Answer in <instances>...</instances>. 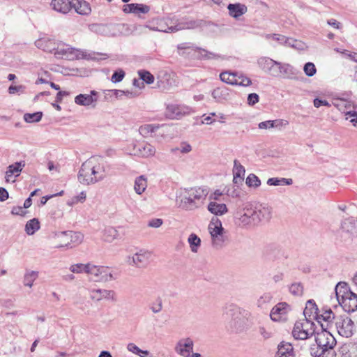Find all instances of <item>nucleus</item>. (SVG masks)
Segmentation results:
<instances>
[{"mask_svg":"<svg viewBox=\"0 0 357 357\" xmlns=\"http://www.w3.org/2000/svg\"><path fill=\"white\" fill-rule=\"evenodd\" d=\"M224 315L228 321L227 327L232 332H243L250 328L252 324L251 313L234 304L225 306Z\"/></svg>","mask_w":357,"mask_h":357,"instance_id":"obj_1","label":"nucleus"},{"mask_svg":"<svg viewBox=\"0 0 357 357\" xmlns=\"http://www.w3.org/2000/svg\"><path fill=\"white\" fill-rule=\"evenodd\" d=\"M103 157L93 156L82 163L78 174L79 181L84 185L94 183L105 176Z\"/></svg>","mask_w":357,"mask_h":357,"instance_id":"obj_2","label":"nucleus"},{"mask_svg":"<svg viewBox=\"0 0 357 357\" xmlns=\"http://www.w3.org/2000/svg\"><path fill=\"white\" fill-rule=\"evenodd\" d=\"M317 347H310V354L313 357H335L334 347L336 340L333 335L326 330L315 335Z\"/></svg>","mask_w":357,"mask_h":357,"instance_id":"obj_3","label":"nucleus"},{"mask_svg":"<svg viewBox=\"0 0 357 357\" xmlns=\"http://www.w3.org/2000/svg\"><path fill=\"white\" fill-rule=\"evenodd\" d=\"M195 26V22L178 23L177 20L171 17L154 18L149 24L146 25V27L150 30L166 33L176 32L185 29H192Z\"/></svg>","mask_w":357,"mask_h":357,"instance_id":"obj_4","label":"nucleus"},{"mask_svg":"<svg viewBox=\"0 0 357 357\" xmlns=\"http://www.w3.org/2000/svg\"><path fill=\"white\" fill-rule=\"evenodd\" d=\"M54 55L56 59L74 60L86 59L91 60H98L101 55L97 52H88L81 50L75 49L63 43H57Z\"/></svg>","mask_w":357,"mask_h":357,"instance_id":"obj_5","label":"nucleus"},{"mask_svg":"<svg viewBox=\"0 0 357 357\" xmlns=\"http://www.w3.org/2000/svg\"><path fill=\"white\" fill-rule=\"evenodd\" d=\"M335 294L339 304L347 312L357 310V294L351 291L346 283L339 282L335 287Z\"/></svg>","mask_w":357,"mask_h":357,"instance_id":"obj_6","label":"nucleus"},{"mask_svg":"<svg viewBox=\"0 0 357 357\" xmlns=\"http://www.w3.org/2000/svg\"><path fill=\"white\" fill-rule=\"evenodd\" d=\"M206 195L207 192L200 188L184 189L179 192L178 197L180 200L179 206L186 210L193 209L197 207V202L204 199Z\"/></svg>","mask_w":357,"mask_h":357,"instance_id":"obj_7","label":"nucleus"},{"mask_svg":"<svg viewBox=\"0 0 357 357\" xmlns=\"http://www.w3.org/2000/svg\"><path fill=\"white\" fill-rule=\"evenodd\" d=\"M315 324L312 320L303 319L294 324L292 335L296 340H304L315 333Z\"/></svg>","mask_w":357,"mask_h":357,"instance_id":"obj_8","label":"nucleus"},{"mask_svg":"<svg viewBox=\"0 0 357 357\" xmlns=\"http://www.w3.org/2000/svg\"><path fill=\"white\" fill-rule=\"evenodd\" d=\"M208 230L211 236L213 245L215 248H220L225 241L224 229L220 220L218 218H213L209 223Z\"/></svg>","mask_w":357,"mask_h":357,"instance_id":"obj_9","label":"nucleus"},{"mask_svg":"<svg viewBox=\"0 0 357 357\" xmlns=\"http://www.w3.org/2000/svg\"><path fill=\"white\" fill-rule=\"evenodd\" d=\"M86 274L89 275L90 280L94 282H104L108 280V278H112V273L108 266H98L89 263L86 267Z\"/></svg>","mask_w":357,"mask_h":357,"instance_id":"obj_10","label":"nucleus"},{"mask_svg":"<svg viewBox=\"0 0 357 357\" xmlns=\"http://www.w3.org/2000/svg\"><path fill=\"white\" fill-rule=\"evenodd\" d=\"M335 328L338 334L343 337H350L354 334V324L351 318L340 316L336 317Z\"/></svg>","mask_w":357,"mask_h":357,"instance_id":"obj_11","label":"nucleus"},{"mask_svg":"<svg viewBox=\"0 0 357 357\" xmlns=\"http://www.w3.org/2000/svg\"><path fill=\"white\" fill-rule=\"evenodd\" d=\"M190 112L191 109L188 106L170 104L167 106L165 114L167 118L171 119H180L182 116L190 114Z\"/></svg>","mask_w":357,"mask_h":357,"instance_id":"obj_12","label":"nucleus"},{"mask_svg":"<svg viewBox=\"0 0 357 357\" xmlns=\"http://www.w3.org/2000/svg\"><path fill=\"white\" fill-rule=\"evenodd\" d=\"M277 73L276 77L294 79L297 78L299 71L289 63L279 62L277 67Z\"/></svg>","mask_w":357,"mask_h":357,"instance_id":"obj_13","label":"nucleus"},{"mask_svg":"<svg viewBox=\"0 0 357 357\" xmlns=\"http://www.w3.org/2000/svg\"><path fill=\"white\" fill-rule=\"evenodd\" d=\"M238 219L239 225L242 227H251L257 225L254 208L250 206H245L243 209Z\"/></svg>","mask_w":357,"mask_h":357,"instance_id":"obj_14","label":"nucleus"},{"mask_svg":"<svg viewBox=\"0 0 357 357\" xmlns=\"http://www.w3.org/2000/svg\"><path fill=\"white\" fill-rule=\"evenodd\" d=\"M25 166L24 161L16 162L14 164L10 165L7 167L5 175V181L6 183H15V178L20 175L23 167Z\"/></svg>","mask_w":357,"mask_h":357,"instance_id":"obj_15","label":"nucleus"},{"mask_svg":"<svg viewBox=\"0 0 357 357\" xmlns=\"http://www.w3.org/2000/svg\"><path fill=\"white\" fill-rule=\"evenodd\" d=\"M193 345V341L190 337L181 339L176 343L175 351L183 357H190Z\"/></svg>","mask_w":357,"mask_h":357,"instance_id":"obj_16","label":"nucleus"},{"mask_svg":"<svg viewBox=\"0 0 357 357\" xmlns=\"http://www.w3.org/2000/svg\"><path fill=\"white\" fill-rule=\"evenodd\" d=\"M258 65L264 72L272 76H277V67L279 61H276L269 57H261L258 59Z\"/></svg>","mask_w":357,"mask_h":357,"instance_id":"obj_17","label":"nucleus"},{"mask_svg":"<svg viewBox=\"0 0 357 357\" xmlns=\"http://www.w3.org/2000/svg\"><path fill=\"white\" fill-rule=\"evenodd\" d=\"M253 208L257 225L262 221L267 222L272 217V208L267 204H260Z\"/></svg>","mask_w":357,"mask_h":357,"instance_id":"obj_18","label":"nucleus"},{"mask_svg":"<svg viewBox=\"0 0 357 357\" xmlns=\"http://www.w3.org/2000/svg\"><path fill=\"white\" fill-rule=\"evenodd\" d=\"M158 86L163 90H168L175 85V79L171 74L165 70H161L157 76Z\"/></svg>","mask_w":357,"mask_h":357,"instance_id":"obj_19","label":"nucleus"},{"mask_svg":"<svg viewBox=\"0 0 357 357\" xmlns=\"http://www.w3.org/2000/svg\"><path fill=\"white\" fill-rule=\"evenodd\" d=\"M98 98V93L96 91L92 90L90 94L77 95L75 98V102L79 105L89 106L97 102Z\"/></svg>","mask_w":357,"mask_h":357,"instance_id":"obj_20","label":"nucleus"},{"mask_svg":"<svg viewBox=\"0 0 357 357\" xmlns=\"http://www.w3.org/2000/svg\"><path fill=\"white\" fill-rule=\"evenodd\" d=\"M135 154L142 157L147 158L153 156L155 153V149L150 144L142 142L134 146Z\"/></svg>","mask_w":357,"mask_h":357,"instance_id":"obj_21","label":"nucleus"},{"mask_svg":"<svg viewBox=\"0 0 357 357\" xmlns=\"http://www.w3.org/2000/svg\"><path fill=\"white\" fill-rule=\"evenodd\" d=\"M289 305L286 303H280L273 307L270 317L274 321H278L284 319V317L288 312Z\"/></svg>","mask_w":357,"mask_h":357,"instance_id":"obj_22","label":"nucleus"},{"mask_svg":"<svg viewBox=\"0 0 357 357\" xmlns=\"http://www.w3.org/2000/svg\"><path fill=\"white\" fill-rule=\"evenodd\" d=\"M56 43L54 40L47 38H39L35 42L36 46L43 50L45 52L53 53L55 50Z\"/></svg>","mask_w":357,"mask_h":357,"instance_id":"obj_23","label":"nucleus"},{"mask_svg":"<svg viewBox=\"0 0 357 357\" xmlns=\"http://www.w3.org/2000/svg\"><path fill=\"white\" fill-rule=\"evenodd\" d=\"M305 319L312 320L313 319L319 318L318 314V307L314 300H308L303 311Z\"/></svg>","mask_w":357,"mask_h":357,"instance_id":"obj_24","label":"nucleus"},{"mask_svg":"<svg viewBox=\"0 0 357 357\" xmlns=\"http://www.w3.org/2000/svg\"><path fill=\"white\" fill-rule=\"evenodd\" d=\"M51 6L58 12L67 13L72 8V0H52Z\"/></svg>","mask_w":357,"mask_h":357,"instance_id":"obj_25","label":"nucleus"},{"mask_svg":"<svg viewBox=\"0 0 357 357\" xmlns=\"http://www.w3.org/2000/svg\"><path fill=\"white\" fill-rule=\"evenodd\" d=\"M79 15H89L91 12L90 4L83 0H72V8Z\"/></svg>","mask_w":357,"mask_h":357,"instance_id":"obj_26","label":"nucleus"},{"mask_svg":"<svg viewBox=\"0 0 357 357\" xmlns=\"http://www.w3.org/2000/svg\"><path fill=\"white\" fill-rule=\"evenodd\" d=\"M150 256L151 255L149 252L140 250L132 256V263H130V264L137 266H144L148 262Z\"/></svg>","mask_w":357,"mask_h":357,"instance_id":"obj_27","label":"nucleus"},{"mask_svg":"<svg viewBox=\"0 0 357 357\" xmlns=\"http://www.w3.org/2000/svg\"><path fill=\"white\" fill-rule=\"evenodd\" d=\"M227 8L229 15L234 18H238L247 12V7L241 3H230Z\"/></svg>","mask_w":357,"mask_h":357,"instance_id":"obj_28","label":"nucleus"},{"mask_svg":"<svg viewBox=\"0 0 357 357\" xmlns=\"http://www.w3.org/2000/svg\"><path fill=\"white\" fill-rule=\"evenodd\" d=\"M277 357H294L293 347L289 343H280L278 347Z\"/></svg>","mask_w":357,"mask_h":357,"instance_id":"obj_29","label":"nucleus"},{"mask_svg":"<svg viewBox=\"0 0 357 357\" xmlns=\"http://www.w3.org/2000/svg\"><path fill=\"white\" fill-rule=\"evenodd\" d=\"M208 210L215 215H222L227 212L226 205L218 203V202H210L208 205Z\"/></svg>","mask_w":357,"mask_h":357,"instance_id":"obj_30","label":"nucleus"},{"mask_svg":"<svg viewBox=\"0 0 357 357\" xmlns=\"http://www.w3.org/2000/svg\"><path fill=\"white\" fill-rule=\"evenodd\" d=\"M60 236L63 238H70V245L79 244L83 240V235L80 232L65 231L60 234Z\"/></svg>","mask_w":357,"mask_h":357,"instance_id":"obj_31","label":"nucleus"},{"mask_svg":"<svg viewBox=\"0 0 357 357\" xmlns=\"http://www.w3.org/2000/svg\"><path fill=\"white\" fill-rule=\"evenodd\" d=\"M211 95L217 102H222L225 100H227L229 96L227 88L220 87L215 89L212 91Z\"/></svg>","mask_w":357,"mask_h":357,"instance_id":"obj_32","label":"nucleus"},{"mask_svg":"<svg viewBox=\"0 0 357 357\" xmlns=\"http://www.w3.org/2000/svg\"><path fill=\"white\" fill-rule=\"evenodd\" d=\"M334 105L342 113H344L346 116L347 112H351L353 111L351 110V108L354 107L352 103L350 101H347L344 99L335 100Z\"/></svg>","mask_w":357,"mask_h":357,"instance_id":"obj_33","label":"nucleus"},{"mask_svg":"<svg viewBox=\"0 0 357 357\" xmlns=\"http://www.w3.org/2000/svg\"><path fill=\"white\" fill-rule=\"evenodd\" d=\"M147 187V181L144 176H140L136 178L134 185V189L136 193L141 195L144 192Z\"/></svg>","mask_w":357,"mask_h":357,"instance_id":"obj_34","label":"nucleus"},{"mask_svg":"<svg viewBox=\"0 0 357 357\" xmlns=\"http://www.w3.org/2000/svg\"><path fill=\"white\" fill-rule=\"evenodd\" d=\"M38 272L35 271H26L23 279V284L24 286L31 287L33 282L38 278Z\"/></svg>","mask_w":357,"mask_h":357,"instance_id":"obj_35","label":"nucleus"},{"mask_svg":"<svg viewBox=\"0 0 357 357\" xmlns=\"http://www.w3.org/2000/svg\"><path fill=\"white\" fill-rule=\"evenodd\" d=\"M113 95L117 98H132L139 95L137 91H123V90H113Z\"/></svg>","mask_w":357,"mask_h":357,"instance_id":"obj_36","label":"nucleus"},{"mask_svg":"<svg viewBox=\"0 0 357 357\" xmlns=\"http://www.w3.org/2000/svg\"><path fill=\"white\" fill-rule=\"evenodd\" d=\"M220 78L221 81L231 85H236L237 73L225 71L220 73Z\"/></svg>","mask_w":357,"mask_h":357,"instance_id":"obj_37","label":"nucleus"},{"mask_svg":"<svg viewBox=\"0 0 357 357\" xmlns=\"http://www.w3.org/2000/svg\"><path fill=\"white\" fill-rule=\"evenodd\" d=\"M40 229V222L37 218L28 221L25 225V231L28 235H33Z\"/></svg>","mask_w":357,"mask_h":357,"instance_id":"obj_38","label":"nucleus"},{"mask_svg":"<svg viewBox=\"0 0 357 357\" xmlns=\"http://www.w3.org/2000/svg\"><path fill=\"white\" fill-rule=\"evenodd\" d=\"M188 242L191 251L192 252H197L201 245L200 238L195 234H191L188 238Z\"/></svg>","mask_w":357,"mask_h":357,"instance_id":"obj_39","label":"nucleus"},{"mask_svg":"<svg viewBox=\"0 0 357 357\" xmlns=\"http://www.w3.org/2000/svg\"><path fill=\"white\" fill-rule=\"evenodd\" d=\"M195 52L198 53V55L202 59H218L221 56L219 54H217L214 52H208L202 48L196 47L195 50Z\"/></svg>","mask_w":357,"mask_h":357,"instance_id":"obj_40","label":"nucleus"},{"mask_svg":"<svg viewBox=\"0 0 357 357\" xmlns=\"http://www.w3.org/2000/svg\"><path fill=\"white\" fill-rule=\"evenodd\" d=\"M280 254V250L275 245H268L264 250V255L271 259H276Z\"/></svg>","mask_w":357,"mask_h":357,"instance_id":"obj_41","label":"nucleus"},{"mask_svg":"<svg viewBox=\"0 0 357 357\" xmlns=\"http://www.w3.org/2000/svg\"><path fill=\"white\" fill-rule=\"evenodd\" d=\"M158 126H155L152 124H144L141 126L139 128V132L141 135L144 137H148L150 134L155 132Z\"/></svg>","mask_w":357,"mask_h":357,"instance_id":"obj_42","label":"nucleus"},{"mask_svg":"<svg viewBox=\"0 0 357 357\" xmlns=\"http://www.w3.org/2000/svg\"><path fill=\"white\" fill-rule=\"evenodd\" d=\"M43 116V112H37L35 113H26L24 115V120L27 123L39 122Z\"/></svg>","mask_w":357,"mask_h":357,"instance_id":"obj_43","label":"nucleus"},{"mask_svg":"<svg viewBox=\"0 0 357 357\" xmlns=\"http://www.w3.org/2000/svg\"><path fill=\"white\" fill-rule=\"evenodd\" d=\"M127 349L129 351L139 356V357H146L149 354V351L139 349L134 343H129L127 346Z\"/></svg>","mask_w":357,"mask_h":357,"instance_id":"obj_44","label":"nucleus"},{"mask_svg":"<svg viewBox=\"0 0 357 357\" xmlns=\"http://www.w3.org/2000/svg\"><path fill=\"white\" fill-rule=\"evenodd\" d=\"M245 169L243 165L237 160H235L234 161V167H233V175L236 176V177H241L244 178Z\"/></svg>","mask_w":357,"mask_h":357,"instance_id":"obj_45","label":"nucleus"},{"mask_svg":"<svg viewBox=\"0 0 357 357\" xmlns=\"http://www.w3.org/2000/svg\"><path fill=\"white\" fill-rule=\"evenodd\" d=\"M138 75L140 79L148 84H151L154 82L153 75L147 70H142L138 71Z\"/></svg>","mask_w":357,"mask_h":357,"instance_id":"obj_46","label":"nucleus"},{"mask_svg":"<svg viewBox=\"0 0 357 357\" xmlns=\"http://www.w3.org/2000/svg\"><path fill=\"white\" fill-rule=\"evenodd\" d=\"M246 184L250 187L257 188L261 185L260 179L254 174H250L245 181Z\"/></svg>","mask_w":357,"mask_h":357,"instance_id":"obj_47","label":"nucleus"},{"mask_svg":"<svg viewBox=\"0 0 357 357\" xmlns=\"http://www.w3.org/2000/svg\"><path fill=\"white\" fill-rule=\"evenodd\" d=\"M319 318H317L318 321L322 319L324 321L331 323L333 319L335 320V317L333 311L329 308L326 310L321 314H319Z\"/></svg>","mask_w":357,"mask_h":357,"instance_id":"obj_48","label":"nucleus"},{"mask_svg":"<svg viewBox=\"0 0 357 357\" xmlns=\"http://www.w3.org/2000/svg\"><path fill=\"white\" fill-rule=\"evenodd\" d=\"M133 13L138 15L139 13H147L150 10V7L147 5L142 4V3H132Z\"/></svg>","mask_w":357,"mask_h":357,"instance_id":"obj_49","label":"nucleus"},{"mask_svg":"<svg viewBox=\"0 0 357 357\" xmlns=\"http://www.w3.org/2000/svg\"><path fill=\"white\" fill-rule=\"evenodd\" d=\"M89 265V263L84 264H76L71 265L70 267V271L74 273H86V267Z\"/></svg>","mask_w":357,"mask_h":357,"instance_id":"obj_50","label":"nucleus"},{"mask_svg":"<svg viewBox=\"0 0 357 357\" xmlns=\"http://www.w3.org/2000/svg\"><path fill=\"white\" fill-rule=\"evenodd\" d=\"M303 71L308 77H312L317 73L315 65L312 62H307L304 65Z\"/></svg>","mask_w":357,"mask_h":357,"instance_id":"obj_51","label":"nucleus"},{"mask_svg":"<svg viewBox=\"0 0 357 357\" xmlns=\"http://www.w3.org/2000/svg\"><path fill=\"white\" fill-rule=\"evenodd\" d=\"M355 221L352 218L346 219L342 223V229L344 231L351 233L354 227Z\"/></svg>","mask_w":357,"mask_h":357,"instance_id":"obj_52","label":"nucleus"},{"mask_svg":"<svg viewBox=\"0 0 357 357\" xmlns=\"http://www.w3.org/2000/svg\"><path fill=\"white\" fill-rule=\"evenodd\" d=\"M289 291L294 296H301L303 291V287L301 283H293L289 287Z\"/></svg>","mask_w":357,"mask_h":357,"instance_id":"obj_53","label":"nucleus"},{"mask_svg":"<svg viewBox=\"0 0 357 357\" xmlns=\"http://www.w3.org/2000/svg\"><path fill=\"white\" fill-rule=\"evenodd\" d=\"M252 84L251 79L243 75H238L237 73V79H236V85L242 86H250Z\"/></svg>","mask_w":357,"mask_h":357,"instance_id":"obj_54","label":"nucleus"},{"mask_svg":"<svg viewBox=\"0 0 357 357\" xmlns=\"http://www.w3.org/2000/svg\"><path fill=\"white\" fill-rule=\"evenodd\" d=\"M272 296L269 293L264 294L258 300L257 305L259 307L263 308L264 305L271 302Z\"/></svg>","mask_w":357,"mask_h":357,"instance_id":"obj_55","label":"nucleus"},{"mask_svg":"<svg viewBox=\"0 0 357 357\" xmlns=\"http://www.w3.org/2000/svg\"><path fill=\"white\" fill-rule=\"evenodd\" d=\"M224 193L220 190H216L214 192L210 195L209 199L211 202H220L224 200Z\"/></svg>","mask_w":357,"mask_h":357,"instance_id":"obj_56","label":"nucleus"},{"mask_svg":"<svg viewBox=\"0 0 357 357\" xmlns=\"http://www.w3.org/2000/svg\"><path fill=\"white\" fill-rule=\"evenodd\" d=\"M162 309V301L160 298H158L155 302L153 303L151 305V310L153 313H158Z\"/></svg>","mask_w":357,"mask_h":357,"instance_id":"obj_57","label":"nucleus"},{"mask_svg":"<svg viewBox=\"0 0 357 357\" xmlns=\"http://www.w3.org/2000/svg\"><path fill=\"white\" fill-rule=\"evenodd\" d=\"M124 77L125 72L122 69L119 68L113 73V82H119Z\"/></svg>","mask_w":357,"mask_h":357,"instance_id":"obj_58","label":"nucleus"},{"mask_svg":"<svg viewBox=\"0 0 357 357\" xmlns=\"http://www.w3.org/2000/svg\"><path fill=\"white\" fill-rule=\"evenodd\" d=\"M289 124L288 121L284 119H276L273 121V128L281 130Z\"/></svg>","mask_w":357,"mask_h":357,"instance_id":"obj_59","label":"nucleus"},{"mask_svg":"<svg viewBox=\"0 0 357 357\" xmlns=\"http://www.w3.org/2000/svg\"><path fill=\"white\" fill-rule=\"evenodd\" d=\"M267 39H273V40L278 41L280 44H283L285 40V36L280 34H268L266 36Z\"/></svg>","mask_w":357,"mask_h":357,"instance_id":"obj_60","label":"nucleus"},{"mask_svg":"<svg viewBox=\"0 0 357 357\" xmlns=\"http://www.w3.org/2000/svg\"><path fill=\"white\" fill-rule=\"evenodd\" d=\"M25 87L22 85L14 86L11 85L8 88L10 94H15L16 93H23Z\"/></svg>","mask_w":357,"mask_h":357,"instance_id":"obj_61","label":"nucleus"},{"mask_svg":"<svg viewBox=\"0 0 357 357\" xmlns=\"http://www.w3.org/2000/svg\"><path fill=\"white\" fill-rule=\"evenodd\" d=\"M346 119H350V122L352 123L355 127H357V112L352 111L351 112H347Z\"/></svg>","mask_w":357,"mask_h":357,"instance_id":"obj_62","label":"nucleus"},{"mask_svg":"<svg viewBox=\"0 0 357 357\" xmlns=\"http://www.w3.org/2000/svg\"><path fill=\"white\" fill-rule=\"evenodd\" d=\"M259 100V96L255 93H250L248 96V103L252 106L257 103Z\"/></svg>","mask_w":357,"mask_h":357,"instance_id":"obj_63","label":"nucleus"},{"mask_svg":"<svg viewBox=\"0 0 357 357\" xmlns=\"http://www.w3.org/2000/svg\"><path fill=\"white\" fill-rule=\"evenodd\" d=\"M162 223H163V221L162 219L155 218V219L151 220L149 222L148 225H149V227H151L158 228L162 225Z\"/></svg>","mask_w":357,"mask_h":357,"instance_id":"obj_64","label":"nucleus"}]
</instances>
